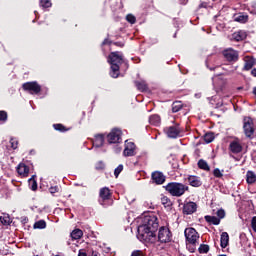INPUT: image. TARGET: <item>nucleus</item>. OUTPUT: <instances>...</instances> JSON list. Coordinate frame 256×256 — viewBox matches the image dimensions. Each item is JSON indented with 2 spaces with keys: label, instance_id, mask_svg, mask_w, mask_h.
<instances>
[{
  "label": "nucleus",
  "instance_id": "10",
  "mask_svg": "<svg viewBox=\"0 0 256 256\" xmlns=\"http://www.w3.org/2000/svg\"><path fill=\"white\" fill-rule=\"evenodd\" d=\"M24 91H29L32 95L37 93H41V86L38 85L37 82H26L23 84Z\"/></svg>",
  "mask_w": 256,
  "mask_h": 256
},
{
  "label": "nucleus",
  "instance_id": "28",
  "mask_svg": "<svg viewBox=\"0 0 256 256\" xmlns=\"http://www.w3.org/2000/svg\"><path fill=\"white\" fill-rule=\"evenodd\" d=\"M198 167L199 169H203V171H209L211 168L209 167V164L207 163V161L200 159L198 161Z\"/></svg>",
  "mask_w": 256,
  "mask_h": 256
},
{
  "label": "nucleus",
  "instance_id": "7",
  "mask_svg": "<svg viewBox=\"0 0 256 256\" xmlns=\"http://www.w3.org/2000/svg\"><path fill=\"white\" fill-rule=\"evenodd\" d=\"M244 133L246 137H252L255 133V127L253 124V119L250 117L244 118V125H243Z\"/></svg>",
  "mask_w": 256,
  "mask_h": 256
},
{
  "label": "nucleus",
  "instance_id": "16",
  "mask_svg": "<svg viewBox=\"0 0 256 256\" xmlns=\"http://www.w3.org/2000/svg\"><path fill=\"white\" fill-rule=\"evenodd\" d=\"M188 183L189 185H191V187H201V185H203V182H201V178H199L198 176H189Z\"/></svg>",
  "mask_w": 256,
  "mask_h": 256
},
{
  "label": "nucleus",
  "instance_id": "26",
  "mask_svg": "<svg viewBox=\"0 0 256 256\" xmlns=\"http://www.w3.org/2000/svg\"><path fill=\"white\" fill-rule=\"evenodd\" d=\"M205 221L212 223V225H219L221 223V220L216 216H205Z\"/></svg>",
  "mask_w": 256,
  "mask_h": 256
},
{
  "label": "nucleus",
  "instance_id": "4",
  "mask_svg": "<svg viewBox=\"0 0 256 256\" xmlns=\"http://www.w3.org/2000/svg\"><path fill=\"white\" fill-rule=\"evenodd\" d=\"M166 191H168L172 197H181L182 195H185V191H189V186L172 182L166 186Z\"/></svg>",
  "mask_w": 256,
  "mask_h": 256
},
{
  "label": "nucleus",
  "instance_id": "52",
  "mask_svg": "<svg viewBox=\"0 0 256 256\" xmlns=\"http://www.w3.org/2000/svg\"><path fill=\"white\" fill-rule=\"evenodd\" d=\"M105 43H107V41H104V42H103V45H105Z\"/></svg>",
  "mask_w": 256,
  "mask_h": 256
},
{
  "label": "nucleus",
  "instance_id": "2",
  "mask_svg": "<svg viewBox=\"0 0 256 256\" xmlns=\"http://www.w3.org/2000/svg\"><path fill=\"white\" fill-rule=\"evenodd\" d=\"M155 231L153 229L147 228V226H138V234L137 237L139 241L142 243H155L157 241V236L155 235Z\"/></svg>",
  "mask_w": 256,
  "mask_h": 256
},
{
  "label": "nucleus",
  "instance_id": "13",
  "mask_svg": "<svg viewBox=\"0 0 256 256\" xmlns=\"http://www.w3.org/2000/svg\"><path fill=\"white\" fill-rule=\"evenodd\" d=\"M165 133L170 139H177L179 137V134L181 133V130L178 128V126H170L168 128H165Z\"/></svg>",
  "mask_w": 256,
  "mask_h": 256
},
{
  "label": "nucleus",
  "instance_id": "33",
  "mask_svg": "<svg viewBox=\"0 0 256 256\" xmlns=\"http://www.w3.org/2000/svg\"><path fill=\"white\" fill-rule=\"evenodd\" d=\"M29 185L32 191H37V181H35L34 176H32L29 180Z\"/></svg>",
  "mask_w": 256,
  "mask_h": 256
},
{
  "label": "nucleus",
  "instance_id": "51",
  "mask_svg": "<svg viewBox=\"0 0 256 256\" xmlns=\"http://www.w3.org/2000/svg\"><path fill=\"white\" fill-rule=\"evenodd\" d=\"M251 75H252L253 77H256V68L252 69Z\"/></svg>",
  "mask_w": 256,
  "mask_h": 256
},
{
  "label": "nucleus",
  "instance_id": "30",
  "mask_svg": "<svg viewBox=\"0 0 256 256\" xmlns=\"http://www.w3.org/2000/svg\"><path fill=\"white\" fill-rule=\"evenodd\" d=\"M215 139V134L213 132H208L204 135V141L205 143H212V141Z\"/></svg>",
  "mask_w": 256,
  "mask_h": 256
},
{
  "label": "nucleus",
  "instance_id": "40",
  "mask_svg": "<svg viewBox=\"0 0 256 256\" xmlns=\"http://www.w3.org/2000/svg\"><path fill=\"white\" fill-rule=\"evenodd\" d=\"M216 215H217L218 219H220V220H221V219H224V218H225V210L219 209V210L217 211Z\"/></svg>",
  "mask_w": 256,
  "mask_h": 256
},
{
  "label": "nucleus",
  "instance_id": "50",
  "mask_svg": "<svg viewBox=\"0 0 256 256\" xmlns=\"http://www.w3.org/2000/svg\"><path fill=\"white\" fill-rule=\"evenodd\" d=\"M91 256H101L99 252L92 250Z\"/></svg>",
  "mask_w": 256,
  "mask_h": 256
},
{
  "label": "nucleus",
  "instance_id": "17",
  "mask_svg": "<svg viewBox=\"0 0 256 256\" xmlns=\"http://www.w3.org/2000/svg\"><path fill=\"white\" fill-rule=\"evenodd\" d=\"M244 70L245 71H249L250 69H253V66L255 65V58L250 57V56H246L244 58Z\"/></svg>",
  "mask_w": 256,
  "mask_h": 256
},
{
  "label": "nucleus",
  "instance_id": "36",
  "mask_svg": "<svg viewBox=\"0 0 256 256\" xmlns=\"http://www.w3.org/2000/svg\"><path fill=\"white\" fill-rule=\"evenodd\" d=\"M135 85L140 91H146L147 89V84L145 82H136Z\"/></svg>",
  "mask_w": 256,
  "mask_h": 256
},
{
  "label": "nucleus",
  "instance_id": "42",
  "mask_svg": "<svg viewBox=\"0 0 256 256\" xmlns=\"http://www.w3.org/2000/svg\"><path fill=\"white\" fill-rule=\"evenodd\" d=\"M0 121H2L3 123H5V121H7V112L0 111Z\"/></svg>",
  "mask_w": 256,
  "mask_h": 256
},
{
  "label": "nucleus",
  "instance_id": "49",
  "mask_svg": "<svg viewBox=\"0 0 256 256\" xmlns=\"http://www.w3.org/2000/svg\"><path fill=\"white\" fill-rule=\"evenodd\" d=\"M105 165L103 163H100L96 166V169H104Z\"/></svg>",
  "mask_w": 256,
  "mask_h": 256
},
{
  "label": "nucleus",
  "instance_id": "3",
  "mask_svg": "<svg viewBox=\"0 0 256 256\" xmlns=\"http://www.w3.org/2000/svg\"><path fill=\"white\" fill-rule=\"evenodd\" d=\"M187 247L191 253H195V247L199 245V233L195 228H186L184 231Z\"/></svg>",
  "mask_w": 256,
  "mask_h": 256
},
{
  "label": "nucleus",
  "instance_id": "18",
  "mask_svg": "<svg viewBox=\"0 0 256 256\" xmlns=\"http://www.w3.org/2000/svg\"><path fill=\"white\" fill-rule=\"evenodd\" d=\"M247 39V33H245V31L243 30H240L238 32H234L232 34V40L233 41H243Z\"/></svg>",
  "mask_w": 256,
  "mask_h": 256
},
{
  "label": "nucleus",
  "instance_id": "12",
  "mask_svg": "<svg viewBox=\"0 0 256 256\" xmlns=\"http://www.w3.org/2000/svg\"><path fill=\"white\" fill-rule=\"evenodd\" d=\"M223 56L227 61H237L239 59V53L232 48L224 50Z\"/></svg>",
  "mask_w": 256,
  "mask_h": 256
},
{
  "label": "nucleus",
  "instance_id": "41",
  "mask_svg": "<svg viewBox=\"0 0 256 256\" xmlns=\"http://www.w3.org/2000/svg\"><path fill=\"white\" fill-rule=\"evenodd\" d=\"M123 171V165L120 164L115 170H114V175L115 177H119V174Z\"/></svg>",
  "mask_w": 256,
  "mask_h": 256
},
{
  "label": "nucleus",
  "instance_id": "9",
  "mask_svg": "<svg viewBox=\"0 0 256 256\" xmlns=\"http://www.w3.org/2000/svg\"><path fill=\"white\" fill-rule=\"evenodd\" d=\"M121 129L114 128L111 132L107 135L108 143H119L121 141Z\"/></svg>",
  "mask_w": 256,
  "mask_h": 256
},
{
  "label": "nucleus",
  "instance_id": "21",
  "mask_svg": "<svg viewBox=\"0 0 256 256\" xmlns=\"http://www.w3.org/2000/svg\"><path fill=\"white\" fill-rule=\"evenodd\" d=\"M100 197L103 199V201H107L111 198V190L109 188L104 187L100 190Z\"/></svg>",
  "mask_w": 256,
  "mask_h": 256
},
{
  "label": "nucleus",
  "instance_id": "11",
  "mask_svg": "<svg viewBox=\"0 0 256 256\" xmlns=\"http://www.w3.org/2000/svg\"><path fill=\"white\" fill-rule=\"evenodd\" d=\"M229 151L232 152L234 155H238L243 151V144L239 138H235L229 144Z\"/></svg>",
  "mask_w": 256,
  "mask_h": 256
},
{
  "label": "nucleus",
  "instance_id": "6",
  "mask_svg": "<svg viewBox=\"0 0 256 256\" xmlns=\"http://www.w3.org/2000/svg\"><path fill=\"white\" fill-rule=\"evenodd\" d=\"M123 155L124 157H135V155H137V146L135 143L126 140Z\"/></svg>",
  "mask_w": 256,
  "mask_h": 256
},
{
  "label": "nucleus",
  "instance_id": "24",
  "mask_svg": "<svg viewBox=\"0 0 256 256\" xmlns=\"http://www.w3.org/2000/svg\"><path fill=\"white\" fill-rule=\"evenodd\" d=\"M105 141V138L103 135H97L93 141V147H103V143Z\"/></svg>",
  "mask_w": 256,
  "mask_h": 256
},
{
  "label": "nucleus",
  "instance_id": "46",
  "mask_svg": "<svg viewBox=\"0 0 256 256\" xmlns=\"http://www.w3.org/2000/svg\"><path fill=\"white\" fill-rule=\"evenodd\" d=\"M131 256H143V252L141 250H135L132 252Z\"/></svg>",
  "mask_w": 256,
  "mask_h": 256
},
{
  "label": "nucleus",
  "instance_id": "19",
  "mask_svg": "<svg viewBox=\"0 0 256 256\" xmlns=\"http://www.w3.org/2000/svg\"><path fill=\"white\" fill-rule=\"evenodd\" d=\"M17 173L20 174L21 177H27V175H29V167L21 163L17 167Z\"/></svg>",
  "mask_w": 256,
  "mask_h": 256
},
{
  "label": "nucleus",
  "instance_id": "25",
  "mask_svg": "<svg viewBox=\"0 0 256 256\" xmlns=\"http://www.w3.org/2000/svg\"><path fill=\"white\" fill-rule=\"evenodd\" d=\"M248 19H249V16L247 15H243V14L234 15V21H236L237 23H247Z\"/></svg>",
  "mask_w": 256,
  "mask_h": 256
},
{
  "label": "nucleus",
  "instance_id": "34",
  "mask_svg": "<svg viewBox=\"0 0 256 256\" xmlns=\"http://www.w3.org/2000/svg\"><path fill=\"white\" fill-rule=\"evenodd\" d=\"M161 203L164 205V207H171V200L167 198V196L161 197Z\"/></svg>",
  "mask_w": 256,
  "mask_h": 256
},
{
  "label": "nucleus",
  "instance_id": "32",
  "mask_svg": "<svg viewBox=\"0 0 256 256\" xmlns=\"http://www.w3.org/2000/svg\"><path fill=\"white\" fill-rule=\"evenodd\" d=\"M47 227V223L44 220H39L34 224V229H45Z\"/></svg>",
  "mask_w": 256,
  "mask_h": 256
},
{
  "label": "nucleus",
  "instance_id": "8",
  "mask_svg": "<svg viewBox=\"0 0 256 256\" xmlns=\"http://www.w3.org/2000/svg\"><path fill=\"white\" fill-rule=\"evenodd\" d=\"M160 243H169L171 241V231L167 227H161L158 232Z\"/></svg>",
  "mask_w": 256,
  "mask_h": 256
},
{
  "label": "nucleus",
  "instance_id": "22",
  "mask_svg": "<svg viewBox=\"0 0 256 256\" xmlns=\"http://www.w3.org/2000/svg\"><path fill=\"white\" fill-rule=\"evenodd\" d=\"M246 182L248 185H253V183H256V174L253 171H247L246 173Z\"/></svg>",
  "mask_w": 256,
  "mask_h": 256
},
{
  "label": "nucleus",
  "instance_id": "37",
  "mask_svg": "<svg viewBox=\"0 0 256 256\" xmlns=\"http://www.w3.org/2000/svg\"><path fill=\"white\" fill-rule=\"evenodd\" d=\"M198 250L199 253H209V245L201 244Z\"/></svg>",
  "mask_w": 256,
  "mask_h": 256
},
{
  "label": "nucleus",
  "instance_id": "15",
  "mask_svg": "<svg viewBox=\"0 0 256 256\" xmlns=\"http://www.w3.org/2000/svg\"><path fill=\"white\" fill-rule=\"evenodd\" d=\"M152 180L156 185H163L165 183V175L163 173L156 171L152 173Z\"/></svg>",
  "mask_w": 256,
  "mask_h": 256
},
{
  "label": "nucleus",
  "instance_id": "1",
  "mask_svg": "<svg viewBox=\"0 0 256 256\" xmlns=\"http://www.w3.org/2000/svg\"><path fill=\"white\" fill-rule=\"evenodd\" d=\"M108 63L111 65V77L117 79L119 77V65L123 63V54L121 52H112L108 57Z\"/></svg>",
  "mask_w": 256,
  "mask_h": 256
},
{
  "label": "nucleus",
  "instance_id": "48",
  "mask_svg": "<svg viewBox=\"0 0 256 256\" xmlns=\"http://www.w3.org/2000/svg\"><path fill=\"white\" fill-rule=\"evenodd\" d=\"M78 256H87V252L85 250H79Z\"/></svg>",
  "mask_w": 256,
  "mask_h": 256
},
{
  "label": "nucleus",
  "instance_id": "5",
  "mask_svg": "<svg viewBox=\"0 0 256 256\" xmlns=\"http://www.w3.org/2000/svg\"><path fill=\"white\" fill-rule=\"evenodd\" d=\"M141 226L146 227V229H152V231H157V229H159V222L155 216H145Z\"/></svg>",
  "mask_w": 256,
  "mask_h": 256
},
{
  "label": "nucleus",
  "instance_id": "20",
  "mask_svg": "<svg viewBox=\"0 0 256 256\" xmlns=\"http://www.w3.org/2000/svg\"><path fill=\"white\" fill-rule=\"evenodd\" d=\"M220 245L222 249H225L227 245H229V233L227 232H222L221 237H220Z\"/></svg>",
  "mask_w": 256,
  "mask_h": 256
},
{
  "label": "nucleus",
  "instance_id": "14",
  "mask_svg": "<svg viewBox=\"0 0 256 256\" xmlns=\"http://www.w3.org/2000/svg\"><path fill=\"white\" fill-rule=\"evenodd\" d=\"M197 211V204L195 202H187L183 207L184 215H193Z\"/></svg>",
  "mask_w": 256,
  "mask_h": 256
},
{
  "label": "nucleus",
  "instance_id": "53",
  "mask_svg": "<svg viewBox=\"0 0 256 256\" xmlns=\"http://www.w3.org/2000/svg\"><path fill=\"white\" fill-rule=\"evenodd\" d=\"M200 7H203V4H201Z\"/></svg>",
  "mask_w": 256,
  "mask_h": 256
},
{
  "label": "nucleus",
  "instance_id": "39",
  "mask_svg": "<svg viewBox=\"0 0 256 256\" xmlns=\"http://www.w3.org/2000/svg\"><path fill=\"white\" fill-rule=\"evenodd\" d=\"M10 144H11V147H12L13 149H17V147H18V145H19V141H18L17 139H15V138H12V139L10 140Z\"/></svg>",
  "mask_w": 256,
  "mask_h": 256
},
{
  "label": "nucleus",
  "instance_id": "27",
  "mask_svg": "<svg viewBox=\"0 0 256 256\" xmlns=\"http://www.w3.org/2000/svg\"><path fill=\"white\" fill-rule=\"evenodd\" d=\"M149 122H150L151 125H155V126L160 125L161 124V117H159V115H157V114L152 115L149 118Z\"/></svg>",
  "mask_w": 256,
  "mask_h": 256
},
{
  "label": "nucleus",
  "instance_id": "38",
  "mask_svg": "<svg viewBox=\"0 0 256 256\" xmlns=\"http://www.w3.org/2000/svg\"><path fill=\"white\" fill-rule=\"evenodd\" d=\"M126 21H128V23H131L132 25H134V23L137 21V18H135V16L132 14H128L126 16Z\"/></svg>",
  "mask_w": 256,
  "mask_h": 256
},
{
  "label": "nucleus",
  "instance_id": "23",
  "mask_svg": "<svg viewBox=\"0 0 256 256\" xmlns=\"http://www.w3.org/2000/svg\"><path fill=\"white\" fill-rule=\"evenodd\" d=\"M70 237L73 241H77L83 237V230L81 229H74L70 234Z\"/></svg>",
  "mask_w": 256,
  "mask_h": 256
},
{
  "label": "nucleus",
  "instance_id": "45",
  "mask_svg": "<svg viewBox=\"0 0 256 256\" xmlns=\"http://www.w3.org/2000/svg\"><path fill=\"white\" fill-rule=\"evenodd\" d=\"M54 129H56V131H65V127L62 124H55Z\"/></svg>",
  "mask_w": 256,
  "mask_h": 256
},
{
  "label": "nucleus",
  "instance_id": "43",
  "mask_svg": "<svg viewBox=\"0 0 256 256\" xmlns=\"http://www.w3.org/2000/svg\"><path fill=\"white\" fill-rule=\"evenodd\" d=\"M213 175L214 177H217V178L223 177V173H221V170H219L218 168L214 169Z\"/></svg>",
  "mask_w": 256,
  "mask_h": 256
},
{
  "label": "nucleus",
  "instance_id": "47",
  "mask_svg": "<svg viewBox=\"0 0 256 256\" xmlns=\"http://www.w3.org/2000/svg\"><path fill=\"white\" fill-rule=\"evenodd\" d=\"M251 225H252L253 231H255V233H256V216H254V217L252 218Z\"/></svg>",
  "mask_w": 256,
  "mask_h": 256
},
{
  "label": "nucleus",
  "instance_id": "44",
  "mask_svg": "<svg viewBox=\"0 0 256 256\" xmlns=\"http://www.w3.org/2000/svg\"><path fill=\"white\" fill-rule=\"evenodd\" d=\"M50 193L53 195L55 193H59V187L58 186H52L49 189Z\"/></svg>",
  "mask_w": 256,
  "mask_h": 256
},
{
  "label": "nucleus",
  "instance_id": "31",
  "mask_svg": "<svg viewBox=\"0 0 256 256\" xmlns=\"http://www.w3.org/2000/svg\"><path fill=\"white\" fill-rule=\"evenodd\" d=\"M182 108H183V104H181V102H174L172 104L173 113H177V112L181 111Z\"/></svg>",
  "mask_w": 256,
  "mask_h": 256
},
{
  "label": "nucleus",
  "instance_id": "35",
  "mask_svg": "<svg viewBox=\"0 0 256 256\" xmlns=\"http://www.w3.org/2000/svg\"><path fill=\"white\" fill-rule=\"evenodd\" d=\"M40 7H43V9H49V7H51V0H40Z\"/></svg>",
  "mask_w": 256,
  "mask_h": 256
},
{
  "label": "nucleus",
  "instance_id": "29",
  "mask_svg": "<svg viewBox=\"0 0 256 256\" xmlns=\"http://www.w3.org/2000/svg\"><path fill=\"white\" fill-rule=\"evenodd\" d=\"M0 223H2V225H11V217H9V214L0 216Z\"/></svg>",
  "mask_w": 256,
  "mask_h": 256
}]
</instances>
